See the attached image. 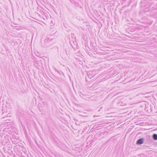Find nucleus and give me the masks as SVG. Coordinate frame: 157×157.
Returning <instances> with one entry per match:
<instances>
[{"label":"nucleus","mask_w":157,"mask_h":157,"mask_svg":"<svg viewBox=\"0 0 157 157\" xmlns=\"http://www.w3.org/2000/svg\"><path fill=\"white\" fill-rule=\"evenodd\" d=\"M153 137L154 140H157V135L154 134L153 135Z\"/></svg>","instance_id":"f03ea898"},{"label":"nucleus","mask_w":157,"mask_h":157,"mask_svg":"<svg viewBox=\"0 0 157 157\" xmlns=\"http://www.w3.org/2000/svg\"><path fill=\"white\" fill-rule=\"evenodd\" d=\"M143 139H140L138 140L136 142L137 144H141L143 143Z\"/></svg>","instance_id":"f257e3e1"}]
</instances>
